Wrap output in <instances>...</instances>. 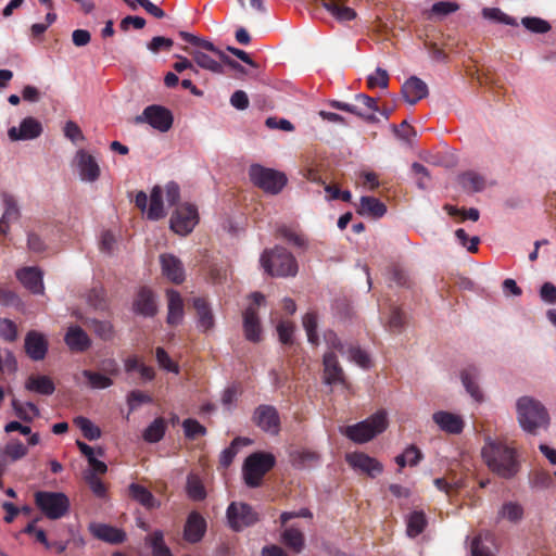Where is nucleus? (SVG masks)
Listing matches in <instances>:
<instances>
[{
    "instance_id": "1",
    "label": "nucleus",
    "mask_w": 556,
    "mask_h": 556,
    "mask_svg": "<svg viewBox=\"0 0 556 556\" xmlns=\"http://www.w3.org/2000/svg\"><path fill=\"white\" fill-rule=\"evenodd\" d=\"M481 455L488 468L503 479H511L519 471L516 450L502 441L488 439Z\"/></svg>"
},
{
    "instance_id": "2",
    "label": "nucleus",
    "mask_w": 556,
    "mask_h": 556,
    "mask_svg": "<svg viewBox=\"0 0 556 556\" xmlns=\"http://www.w3.org/2000/svg\"><path fill=\"white\" fill-rule=\"evenodd\" d=\"M516 406L518 422L525 431L534 434L538 429L548 426L547 410L539 401L522 396L517 401Z\"/></svg>"
},
{
    "instance_id": "3",
    "label": "nucleus",
    "mask_w": 556,
    "mask_h": 556,
    "mask_svg": "<svg viewBox=\"0 0 556 556\" xmlns=\"http://www.w3.org/2000/svg\"><path fill=\"white\" fill-rule=\"evenodd\" d=\"M388 427L387 413L379 410L367 419L344 428L342 433L355 443H366Z\"/></svg>"
},
{
    "instance_id": "4",
    "label": "nucleus",
    "mask_w": 556,
    "mask_h": 556,
    "mask_svg": "<svg viewBox=\"0 0 556 556\" xmlns=\"http://www.w3.org/2000/svg\"><path fill=\"white\" fill-rule=\"evenodd\" d=\"M35 506L50 520H58L70 511L71 503L66 494L52 491H37L34 493Z\"/></svg>"
},
{
    "instance_id": "5",
    "label": "nucleus",
    "mask_w": 556,
    "mask_h": 556,
    "mask_svg": "<svg viewBox=\"0 0 556 556\" xmlns=\"http://www.w3.org/2000/svg\"><path fill=\"white\" fill-rule=\"evenodd\" d=\"M276 457L270 453L256 452L248 456L242 466L244 482L250 488L261 485L263 477L275 466Z\"/></svg>"
},
{
    "instance_id": "6",
    "label": "nucleus",
    "mask_w": 556,
    "mask_h": 556,
    "mask_svg": "<svg viewBox=\"0 0 556 556\" xmlns=\"http://www.w3.org/2000/svg\"><path fill=\"white\" fill-rule=\"evenodd\" d=\"M199 223V213L195 205L185 203L173 212L169 226L170 229L180 236L189 235Z\"/></svg>"
},
{
    "instance_id": "7",
    "label": "nucleus",
    "mask_w": 556,
    "mask_h": 556,
    "mask_svg": "<svg viewBox=\"0 0 556 556\" xmlns=\"http://www.w3.org/2000/svg\"><path fill=\"white\" fill-rule=\"evenodd\" d=\"M229 527L239 532L257 522L256 511L247 503L231 502L226 510Z\"/></svg>"
},
{
    "instance_id": "8",
    "label": "nucleus",
    "mask_w": 556,
    "mask_h": 556,
    "mask_svg": "<svg viewBox=\"0 0 556 556\" xmlns=\"http://www.w3.org/2000/svg\"><path fill=\"white\" fill-rule=\"evenodd\" d=\"M331 105L338 110L355 114L368 122H376L375 113L378 112L376 99L359 93L355 96V103L333 101Z\"/></svg>"
},
{
    "instance_id": "9",
    "label": "nucleus",
    "mask_w": 556,
    "mask_h": 556,
    "mask_svg": "<svg viewBox=\"0 0 556 556\" xmlns=\"http://www.w3.org/2000/svg\"><path fill=\"white\" fill-rule=\"evenodd\" d=\"M173 114L172 112L161 105L152 104L147 106L141 115L136 116V124L147 123L154 129L166 132L173 126Z\"/></svg>"
},
{
    "instance_id": "10",
    "label": "nucleus",
    "mask_w": 556,
    "mask_h": 556,
    "mask_svg": "<svg viewBox=\"0 0 556 556\" xmlns=\"http://www.w3.org/2000/svg\"><path fill=\"white\" fill-rule=\"evenodd\" d=\"M251 182L269 194L278 193V170L261 164H252L248 170Z\"/></svg>"
},
{
    "instance_id": "11",
    "label": "nucleus",
    "mask_w": 556,
    "mask_h": 556,
    "mask_svg": "<svg viewBox=\"0 0 556 556\" xmlns=\"http://www.w3.org/2000/svg\"><path fill=\"white\" fill-rule=\"evenodd\" d=\"M252 304L247 307L243 313V328L245 338L252 342L261 340V325L257 316L256 307L265 302V296L260 292L251 294Z\"/></svg>"
},
{
    "instance_id": "12",
    "label": "nucleus",
    "mask_w": 556,
    "mask_h": 556,
    "mask_svg": "<svg viewBox=\"0 0 556 556\" xmlns=\"http://www.w3.org/2000/svg\"><path fill=\"white\" fill-rule=\"evenodd\" d=\"M179 36L184 41L189 42L192 46H195L202 50L212 52L213 54L218 56V59L225 65L229 66L231 70H233L240 74H243V75L247 74L245 68L240 63H238L236 60L228 56L224 51L218 49L213 42H211L206 39L200 38L195 35H192L188 31H179Z\"/></svg>"
},
{
    "instance_id": "13",
    "label": "nucleus",
    "mask_w": 556,
    "mask_h": 556,
    "mask_svg": "<svg viewBox=\"0 0 556 556\" xmlns=\"http://www.w3.org/2000/svg\"><path fill=\"white\" fill-rule=\"evenodd\" d=\"M160 264L162 269V275L175 285H180L186 279L185 267L181 261L170 254L163 253L160 255Z\"/></svg>"
},
{
    "instance_id": "14",
    "label": "nucleus",
    "mask_w": 556,
    "mask_h": 556,
    "mask_svg": "<svg viewBox=\"0 0 556 556\" xmlns=\"http://www.w3.org/2000/svg\"><path fill=\"white\" fill-rule=\"evenodd\" d=\"M346 462L354 469H357L371 478L377 477L383 470V466L380 462L365 453L348 454Z\"/></svg>"
},
{
    "instance_id": "15",
    "label": "nucleus",
    "mask_w": 556,
    "mask_h": 556,
    "mask_svg": "<svg viewBox=\"0 0 556 556\" xmlns=\"http://www.w3.org/2000/svg\"><path fill=\"white\" fill-rule=\"evenodd\" d=\"M81 180L93 182L101 174L100 166L96 159L85 150H78L75 156Z\"/></svg>"
},
{
    "instance_id": "16",
    "label": "nucleus",
    "mask_w": 556,
    "mask_h": 556,
    "mask_svg": "<svg viewBox=\"0 0 556 556\" xmlns=\"http://www.w3.org/2000/svg\"><path fill=\"white\" fill-rule=\"evenodd\" d=\"M41 132V123L34 117H26L21 122L20 127H11L8 130V136L12 141L31 140L38 138Z\"/></svg>"
},
{
    "instance_id": "17",
    "label": "nucleus",
    "mask_w": 556,
    "mask_h": 556,
    "mask_svg": "<svg viewBox=\"0 0 556 556\" xmlns=\"http://www.w3.org/2000/svg\"><path fill=\"white\" fill-rule=\"evenodd\" d=\"M24 348L30 359L42 361L48 352V341L42 333L30 330L25 337Z\"/></svg>"
},
{
    "instance_id": "18",
    "label": "nucleus",
    "mask_w": 556,
    "mask_h": 556,
    "mask_svg": "<svg viewBox=\"0 0 556 556\" xmlns=\"http://www.w3.org/2000/svg\"><path fill=\"white\" fill-rule=\"evenodd\" d=\"M206 520L198 513L191 511L184 528V539L191 544L200 542L206 532Z\"/></svg>"
},
{
    "instance_id": "19",
    "label": "nucleus",
    "mask_w": 556,
    "mask_h": 556,
    "mask_svg": "<svg viewBox=\"0 0 556 556\" xmlns=\"http://www.w3.org/2000/svg\"><path fill=\"white\" fill-rule=\"evenodd\" d=\"M132 305L135 313L144 317H153L157 312L155 295L153 291L147 287L139 289Z\"/></svg>"
},
{
    "instance_id": "20",
    "label": "nucleus",
    "mask_w": 556,
    "mask_h": 556,
    "mask_svg": "<svg viewBox=\"0 0 556 556\" xmlns=\"http://www.w3.org/2000/svg\"><path fill=\"white\" fill-rule=\"evenodd\" d=\"M253 420L261 429L278 433V413L271 405H260L253 415Z\"/></svg>"
},
{
    "instance_id": "21",
    "label": "nucleus",
    "mask_w": 556,
    "mask_h": 556,
    "mask_svg": "<svg viewBox=\"0 0 556 556\" xmlns=\"http://www.w3.org/2000/svg\"><path fill=\"white\" fill-rule=\"evenodd\" d=\"M402 94L407 103L416 104L428 96L427 84L416 76L409 77L402 86Z\"/></svg>"
},
{
    "instance_id": "22",
    "label": "nucleus",
    "mask_w": 556,
    "mask_h": 556,
    "mask_svg": "<svg viewBox=\"0 0 556 556\" xmlns=\"http://www.w3.org/2000/svg\"><path fill=\"white\" fill-rule=\"evenodd\" d=\"M89 531L98 540L111 544H121L126 540V533L122 529L105 523H91Z\"/></svg>"
},
{
    "instance_id": "23",
    "label": "nucleus",
    "mask_w": 556,
    "mask_h": 556,
    "mask_svg": "<svg viewBox=\"0 0 556 556\" xmlns=\"http://www.w3.org/2000/svg\"><path fill=\"white\" fill-rule=\"evenodd\" d=\"M16 277L31 293L43 292L42 273L37 267H24L17 270Z\"/></svg>"
},
{
    "instance_id": "24",
    "label": "nucleus",
    "mask_w": 556,
    "mask_h": 556,
    "mask_svg": "<svg viewBox=\"0 0 556 556\" xmlns=\"http://www.w3.org/2000/svg\"><path fill=\"white\" fill-rule=\"evenodd\" d=\"M323 363L325 383L336 384L344 382L343 369L339 365L338 358L332 351L325 353Z\"/></svg>"
},
{
    "instance_id": "25",
    "label": "nucleus",
    "mask_w": 556,
    "mask_h": 556,
    "mask_svg": "<svg viewBox=\"0 0 556 556\" xmlns=\"http://www.w3.org/2000/svg\"><path fill=\"white\" fill-rule=\"evenodd\" d=\"M432 419L441 430L447 433L458 434L463 431L464 421L458 415L440 410L433 414Z\"/></svg>"
},
{
    "instance_id": "26",
    "label": "nucleus",
    "mask_w": 556,
    "mask_h": 556,
    "mask_svg": "<svg viewBox=\"0 0 556 556\" xmlns=\"http://www.w3.org/2000/svg\"><path fill=\"white\" fill-rule=\"evenodd\" d=\"M64 341L71 351L74 352H85L91 345L88 334L79 326L70 327Z\"/></svg>"
},
{
    "instance_id": "27",
    "label": "nucleus",
    "mask_w": 556,
    "mask_h": 556,
    "mask_svg": "<svg viewBox=\"0 0 556 556\" xmlns=\"http://www.w3.org/2000/svg\"><path fill=\"white\" fill-rule=\"evenodd\" d=\"M356 212L365 217L381 218L387 213V206L377 198L362 197Z\"/></svg>"
},
{
    "instance_id": "28",
    "label": "nucleus",
    "mask_w": 556,
    "mask_h": 556,
    "mask_svg": "<svg viewBox=\"0 0 556 556\" xmlns=\"http://www.w3.org/2000/svg\"><path fill=\"white\" fill-rule=\"evenodd\" d=\"M193 307L197 312L198 327L206 332L214 327V316L212 309L204 298H194Z\"/></svg>"
},
{
    "instance_id": "29",
    "label": "nucleus",
    "mask_w": 556,
    "mask_h": 556,
    "mask_svg": "<svg viewBox=\"0 0 556 556\" xmlns=\"http://www.w3.org/2000/svg\"><path fill=\"white\" fill-rule=\"evenodd\" d=\"M4 213L0 219V233L7 235L10 229V223L17 220L20 217V210L13 195L3 194Z\"/></svg>"
},
{
    "instance_id": "30",
    "label": "nucleus",
    "mask_w": 556,
    "mask_h": 556,
    "mask_svg": "<svg viewBox=\"0 0 556 556\" xmlns=\"http://www.w3.org/2000/svg\"><path fill=\"white\" fill-rule=\"evenodd\" d=\"M168 314L167 324L172 326L178 325L184 317V302L178 291L168 290Z\"/></svg>"
},
{
    "instance_id": "31",
    "label": "nucleus",
    "mask_w": 556,
    "mask_h": 556,
    "mask_svg": "<svg viewBox=\"0 0 556 556\" xmlns=\"http://www.w3.org/2000/svg\"><path fill=\"white\" fill-rule=\"evenodd\" d=\"M184 50L191 55L193 62L201 68L207 70L216 74L224 73L223 65L216 60H214L211 55L206 54L204 51L200 49L189 50L187 47L184 48Z\"/></svg>"
},
{
    "instance_id": "32",
    "label": "nucleus",
    "mask_w": 556,
    "mask_h": 556,
    "mask_svg": "<svg viewBox=\"0 0 556 556\" xmlns=\"http://www.w3.org/2000/svg\"><path fill=\"white\" fill-rule=\"evenodd\" d=\"M164 216L163 190L160 186H154L150 193L147 218L150 220H159Z\"/></svg>"
},
{
    "instance_id": "33",
    "label": "nucleus",
    "mask_w": 556,
    "mask_h": 556,
    "mask_svg": "<svg viewBox=\"0 0 556 556\" xmlns=\"http://www.w3.org/2000/svg\"><path fill=\"white\" fill-rule=\"evenodd\" d=\"M129 496L140 503L143 507L152 509L160 506L153 494L143 485L131 483L128 488Z\"/></svg>"
},
{
    "instance_id": "34",
    "label": "nucleus",
    "mask_w": 556,
    "mask_h": 556,
    "mask_svg": "<svg viewBox=\"0 0 556 556\" xmlns=\"http://www.w3.org/2000/svg\"><path fill=\"white\" fill-rule=\"evenodd\" d=\"M25 388L29 391L42 394V395H51L55 391V386L52 379L48 376H35L31 375L28 377Z\"/></svg>"
},
{
    "instance_id": "35",
    "label": "nucleus",
    "mask_w": 556,
    "mask_h": 556,
    "mask_svg": "<svg viewBox=\"0 0 556 556\" xmlns=\"http://www.w3.org/2000/svg\"><path fill=\"white\" fill-rule=\"evenodd\" d=\"M343 2L344 0H323V7L340 22L354 20L356 16L355 11L344 7Z\"/></svg>"
},
{
    "instance_id": "36",
    "label": "nucleus",
    "mask_w": 556,
    "mask_h": 556,
    "mask_svg": "<svg viewBox=\"0 0 556 556\" xmlns=\"http://www.w3.org/2000/svg\"><path fill=\"white\" fill-rule=\"evenodd\" d=\"M11 405L15 416L25 422H31L36 417H39L40 415L38 406L33 402L23 403L16 399H13Z\"/></svg>"
},
{
    "instance_id": "37",
    "label": "nucleus",
    "mask_w": 556,
    "mask_h": 556,
    "mask_svg": "<svg viewBox=\"0 0 556 556\" xmlns=\"http://www.w3.org/2000/svg\"><path fill=\"white\" fill-rule=\"evenodd\" d=\"M281 542L289 547L294 553H300L304 548V535L302 531L298 528L290 527L286 528L281 535H280Z\"/></svg>"
},
{
    "instance_id": "38",
    "label": "nucleus",
    "mask_w": 556,
    "mask_h": 556,
    "mask_svg": "<svg viewBox=\"0 0 556 556\" xmlns=\"http://www.w3.org/2000/svg\"><path fill=\"white\" fill-rule=\"evenodd\" d=\"M84 325L92 330L96 336L104 341H110L114 338L113 325L108 320H98L96 318H87Z\"/></svg>"
},
{
    "instance_id": "39",
    "label": "nucleus",
    "mask_w": 556,
    "mask_h": 556,
    "mask_svg": "<svg viewBox=\"0 0 556 556\" xmlns=\"http://www.w3.org/2000/svg\"><path fill=\"white\" fill-rule=\"evenodd\" d=\"M462 382L466 388L467 392L477 401H480L482 394L479 386L477 384L478 370L473 366H469L462 371Z\"/></svg>"
},
{
    "instance_id": "40",
    "label": "nucleus",
    "mask_w": 556,
    "mask_h": 556,
    "mask_svg": "<svg viewBox=\"0 0 556 556\" xmlns=\"http://www.w3.org/2000/svg\"><path fill=\"white\" fill-rule=\"evenodd\" d=\"M319 460V455L315 452L307 450H296L290 453V462L296 468H308L316 465Z\"/></svg>"
},
{
    "instance_id": "41",
    "label": "nucleus",
    "mask_w": 556,
    "mask_h": 556,
    "mask_svg": "<svg viewBox=\"0 0 556 556\" xmlns=\"http://www.w3.org/2000/svg\"><path fill=\"white\" fill-rule=\"evenodd\" d=\"M458 181L468 192H480L485 188L484 177L475 172L464 173L459 176Z\"/></svg>"
},
{
    "instance_id": "42",
    "label": "nucleus",
    "mask_w": 556,
    "mask_h": 556,
    "mask_svg": "<svg viewBox=\"0 0 556 556\" xmlns=\"http://www.w3.org/2000/svg\"><path fill=\"white\" fill-rule=\"evenodd\" d=\"M166 431V421L162 417L155 418L144 430L143 439L149 443L160 442Z\"/></svg>"
},
{
    "instance_id": "43",
    "label": "nucleus",
    "mask_w": 556,
    "mask_h": 556,
    "mask_svg": "<svg viewBox=\"0 0 556 556\" xmlns=\"http://www.w3.org/2000/svg\"><path fill=\"white\" fill-rule=\"evenodd\" d=\"M299 265L293 254L280 250V277H294Z\"/></svg>"
},
{
    "instance_id": "44",
    "label": "nucleus",
    "mask_w": 556,
    "mask_h": 556,
    "mask_svg": "<svg viewBox=\"0 0 556 556\" xmlns=\"http://www.w3.org/2000/svg\"><path fill=\"white\" fill-rule=\"evenodd\" d=\"M74 424L83 432L87 440H97L101 437V430L98 426L84 416H78L74 419Z\"/></svg>"
},
{
    "instance_id": "45",
    "label": "nucleus",
    "mask_w": 556,
    "mask_h": 556,
    "mask_svg": "<svg viewBox=\"0 0 556 556\" xmlns=\"http://www.w3.org/2000/svg\"><path fill=\"white\" fill-rule=\"evenodd\" d=\"M186 491L188 496L193 501H203L206 497L205 488L201 479L197 476H189L187 479Z\"/></svg>"
},
{
    "instance_id": "46",
    "label": "nucleus",
    "mask_w": 556,
    "mask_h": 556,
    "mask_svg": "<svg viewBox=\"0 0 556 556\" xmlns=\"http://www.w3.org/2000/svg\"><path fill=\"white\" fill-rule=\"evenodd\" d=\"M498 515L510 522H518L523 517V508L516 502H507L502 506Z\"/></svg>"
},
{
    "instance_id": "47",
    "label": "nucleus",
    "mask_w": 556,
    "mask_h": 556,
    "mask_svg": "<svg viewBox=\"0 0 556 556\" xmlns=\"http://www.w3.org/2000/svg\"><path fill=\"white\" fill-rule=\"evenodd\" d=\"M426 517L422 511H414L407 520V534L410 538L419 535L426 527Z\"/></svg>"
},
{
    "instance_id": "48",
    "label": "nucleus",
    "mask_w": 556,
    "mask_h": 556,
    "mask_svg": "<svg viewBox=\"0 0 556 556\" xmlns=\"http://www.w3.org/2000/svg\"><path fill=\"white\" fill-rule=\"evenodd\" d=\"M83 376L88 380L89 386L92 389H106L113 384V380L100 372L85 369Z\"/></svg>"
},
{
    "instance_id": "49",
    "label": "nucleus",
    "mask_w": 556,
    "mask_h": 556,
    "mask_svg": "<svg viewBox=\"0 0 556 556\" xmlns=\"http://www.w3.org/2000/svg\"><path fill=\"white\" fill-rule=\"evenodd\" d=\"M4 454L10 457L11 460L16 462L28 454V448L23 444V442L15 439L7 443Z\"/></svg>"
},
{
    "instance_id": "50",
    "label": "nucleus",
    "mask_w": 556,
    "mask_h": 556,
    "mask_svg": "<svg viewBox=\"0 0 556 556\" xmlns=\"http://www.w3.org/2000/svg\"><path fill=\"white\" fill-rule=\"evenodd\" d=\"M303 327L306 331L308 342L316 345L318 343L317 315L313 312L306 313L303 317Z\"/></svg>"
},
{
    "instance_id": "51",
    "label": "nucleus",
    "mask_w": 556,
    "mask_h": 556,
    "mask_svg": "<svg viewBox=\"0 0 556 556\" xmlns=\"http://www.w3.org/2000/svg\"><path fill=\"white\" fill-rule=\"evenodd\" d=\"M410 455H413V459H409L410 466H416L422 458L421 451L416 445H409L403 454L395 457V463L400 468H404L407 464V457Z\"/></svg>"
},
{
    "instance_id": "52",
    "label": "nucleus",
    "mask_w": 556,
    "mask_h": 556,
    "mask_svg": "<svg viewBox=\"0 0 556 556\" xmlns=\"http://www.w3.org/2000/svg\"><path fill=\"white\" fill-rule=\"evenodd\" d=\"M182 428L186 438L190 440H194L198 437H203L206 434V428L202 426L198 420L192 418L185 419L182 422Z\"/></svg>"
},
{
    "instance_id": "53",
    "label": "nucleus",
    "mask_w": 556,
    "mask_h": 556,
    "mask_svg": "<svg viewBox=\"0 0 556 556\" xmlns=\"http://www.w3.org/2000/svg\"><path fill=\"white\" fill-rule=\"evenodd\" d=\"M521 24L534 34H545L551 29L549 23L540 17H523Z\"/></svg>"
},
{
    "instance_id": "54",
    "label": "nucleus",
    "mask_w": 556,
    "mask_h": 556,
    "mask_svg": "<svg viewBox=\"0 0 556 556\" xmlns=\"http://www.w3.org/2000/svg\"><path fill=\"white\" fill-rule=\"evenodd\" d=\"M126 401L131 413L141 404L152 403V397L140 390H132L127 394Z\"/></svg>"
},
{
    "instance_id": "55",
    "label": "nucleus",
    "mask_w": 556,
    "mask_h": 556,
    "mask_svg": "<svg viewBox=\"0 0 556 556\" xmlns=\"http://www.w3.org/2000/svg\"><path fill=\"white\" fill-rule=\"evenodd\" d=\"M278 255H277V247L273 248V249H266L262 255H261V258H260V263H261V266L262 268L264 269V271L269 275V276H275V271H274V265H275V261L277 260Z\"/></svg>"
},
{
    "instance_id": "56",
    "label": "nucleus",
    "mask_w": 556,
    "mask_h": 556,
    "mask_svg": "<svg viewBox=\"0 0 556 556\" xmlns=\"http://www.w3.org/2000/svg\"><path fill=\"white\" fill-rule=\"evenodd\" d=\"M389 84V74L386 70L377 67L376 72L368 76L367 85L369 88L380 87L386 89Z\"/></svg>"
},
{
    "instance_id": "57",
    "label": "nucleus",
    "mask_w": 556,
    "mask_h": 556,
    "mask_svg": "<svg viewBox=\"0 0 556 556\" xmlns=\"http://www.w3.org/2000/svg\"><path fill=\"white\" fill-rule=\"evenodd\" d=\"M458 9L459 5L456 2L439 1L431 7L430 13L432 15L443 17L456 12Z\"/></svg>"
},
{
    "instance_id": "58",
    "label": "nucleus",
    "mask_w": 556,
    "mask_h": 556,
    "mask_svg": "<svg viewBox=\"0 0 556 556\" xmlns=\"http://www.w3.org/2000/svg\"><path fill=\"white\" fill-rule=\"evenodd\" d=\"M155 357L159 363V365L166 369L167 371L178 374L179 367L176 363L172 361L167 352L163 348H156L155 350Z\"/></svg>"
},
{
    "instance_id": "59",
    "label": "nucleus",
    "mask_w": 556,
    "mask_h": 556,
    "mask_svg": "<svg viewBox=\"0 0 556 556\" xmlns=\"http://www.w3.org/2000/svg\"><path fill=\"white\" fill-rule=\"evenodd\" d=\"M173 46L174 41L170 38L156 36L151 39L147 48L153 53H159L160 51H170Z\"/></svg>"
},
{
    "instance_id": "60",
    "label": "nucleus",
    "mask_w": 556,
    "mask_h": 556,
    "mask_svg": "<svg viewBox=\"0 0 556 556\" xmlns=\"http://www.w3.org/2000/svg\"><path fill=\"white\" fill-rule=\"evenodd\" d=\"M345 354L349 355V358L351 361H353L354 363H356L358 366H361L363 368H368L370 365V359H369L368 354L359 348L350 346L346 350Z\"/></svg>"
},
{
    "instance_id": "61",
    "label": "nucleus",
    "mask_w": 556,
    "mask_h": 556,
    "mask_svg": "<svg viewBox=\"0 0 556 556\" xmlns=\"http://www.w3.org/2000/svg\"><path fill=\"white\" fill-rule=\"evenodd\" d=\"M0 337L5 341L13 342L17 338L16 325L7 318H0Z\"/></svg>"
},
{
    "instance_id": "62",
    "label": "nucleus",
    "mask_w": 556,
    "mask_h": 556,
    "mask_svg": "<svg viewBox=\"0 0 556 556\" xmlns=\"http://www.w3.org/2000/svg\"><path fill=\"white\" fill-rule=\"evenodd\" d=\"M280 238H282L289 244H292L294 247H298L301 249L306 248V239L302 235H299L291 230L280 228Z\"/></svg>"
},
{
    "instance_id": "63",
    "label": "nucleus",
    "mask_w": 556,
    "mask_h": 556,
    "mask_svg": "<svg viewBox=\"0 0 556 556\" xmlns=\"http://www.w3.org/2000/svg\"><path fill=\"white\" fill-rule=\"evenodd\" d=\"M390 280L399 287L408 286L409 278L407 273L399 266H392L389 269Z\"/></svg>"
},
{
    "instance_id": "64",
    "label": "nucleus",
    "mask_w": 556,
    "mask_h": 556,
    "mask_svg": "<svg viewBox=\"0 0 556 556\" xmlns=\"http://www.w3.org/2000/svg\"><path fill=\"white\" fill-rule=\"evenodd\" d=\"M472 556H494L490 548L484 544L482 534L477 535L471 542Z\"/></svg>"
}]
</instances>
